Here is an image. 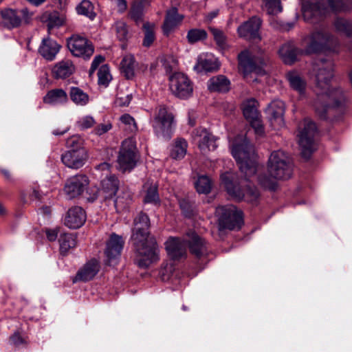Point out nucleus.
I'll return each mask as SVG.
<instances>
[{"mask_svg":"<svg viewBox=\"0 0 352 352\" xmlns=\"http://www.w3.org/2000/svg\"><path fill=\"white\" fill-rule=\"evenodd\" d=\"M256 101L254 99H250L243 104V116L248 121L259 116V113L256 107Z\"/></svg>","mask_w":352,"mask_h":352,"instance_id":"obj_42","label":"nucleus"},{"mask_svg":"<svg viewBox=\"0 0 352 352\" xmlns=\"http://www.w3.org/2000/svg\"><path fill=\"white\" fill-rule=\"evenodd\" d=\"M116 36L120 41H124L128 36L126 25L123 21H118L115 23Z\"/></svg>","mask_w":352,"mask_h":352,"instance_id":"obj_57","label":"nucleus"},{"mask_svg":"<svg viewBox=\"0 0 352 352\" xmlns=\"http://www.w3.org/2000/svg\"><path fill=\"white\" fill-rule=\"evenodd\" d=\"M232 154L245 177L254 176L257 170V155L253 145L245 138L241 144H233Z\"/></svg>","mask_w":352,"mask_h":352,"instance_id":"obj_4","label":"nucleus"},{"mask_svg":"<svg viewBox=\"0 0 352 352\" xmlns=\"http://www.w3.org/2000/svg\"><path fill=\"white\" fill-rule=\"evenodd\" d=\"M3 22L8 28H17L22 24L29 23L33 13L27 8L21 10L6 9L1 12Z\"/></svg>","mask_w":352,"mask_h":352,"instance_id":"obj_15","label":"nucleus"},{"mask_svg":"<svg viewBox=\"0 0 352 352\" xmlns=\"http://www.w3.org/2000/svg\"><path fill=\"white\" fill-rule=\"evenodd\" d=\"M261 25V20L260 18L253 16L239 26L237 32L241 38L245 40H261L258 32Z\"/></svg>","mask_w":352,"mask_h":352,"instance_id":"obj_20","label":"nucleus"},{"mask_svg":"<svg viewBox=\"0 0 352 352\" xmlns=\"http://www.w3.org/2000/svg\"><path fill=\"white\" fill-rule=\"evenodd\" d=\"M329 9L334 12H344L352 8V0H326Z\"/></svg>","mask_w":352,"mask_h":352,"instance_id":"obj_41","label":"nucleus"},{"mask_svg":"<svg viewBox=\"0 0 352 352\" xmlns=\"http://www.w3.org/2000/svg\"><path fill=\"white\" fill-rule=\"evenodd\" d=\"M298 144L303 157L309 158L315 149V136L317 133L316 124L308 118L305 119L298 127Z\"/></svg>","mask_w":352,"mask_h":352,"instance_id":"obj_9","label":"nucleus"},{"mask_svg":"<svg viewBox=\"0 0 352 352\" xmlns=\"http://www.w3.org/2000/svg\"><path fill=\"white\" fill-rule=\"evenodd\" d=\"M334 26L337 32L347 36H352V21L338 18L334 22Z\"/></svg>","mask_w":352,"mask_h":352,"instance_id":"obj_46","label":"nucleus"},{"mask_svg":"<svg viewBox=\"0 0 352 352\" xmlns=\"http://www.w3.org/2000/svg\"><path fill=\"white\" fill-rule=\"evenodd\" d=\"M266 112L270 124L274 129L279 130L284 126L285 104L282 100H273L269 104Z\"/></svg>","mask_w":352,"mask_h":352,"instance_id":"obj_19","label":"nucleus"},{"mask_svg":"<svg viewBox=\"0 0 352 352\" xmlns=\"http://www.w3.org/2000/svg\"><path fill=\"white\" fill-rule=\"evenodd\" d=\"M195 185L199 193L208 194L210 192L212 182L208 176L201 175L198 177Z\"/></svg>","mask_w":352,"mask_h":352,"instance_id":"obj_48","label":"nucleus"},{"mask_svg":"<svg viewBox=\"0 0 352 352\" xmlns=\"http://www.w3.org/2000/svg\"><path fill=\"white\" fill-rule=\"evenodd\" d=\"M120 186V181L115 175H107L101 181L100 192L105 199L113 198Z\"/></svg>","mask_w":352,"mask_h":352,"instance_id":"obj_28","label":"nucleus"},{"mask_svg":"<svg viewBox=\"0 0 352 352\" xmlns=\"http://www.w3.org/2000/svg\"><path fill=\"white\" fill-rule=\"evenodd\" d=\"M144 30V38L142 45L144 47H150L155 39V25L148 22L144 23L143 25Z\"/></svg>","mask_w":352,"mask_h":352,"instance_id":"obj_47","label":"nucleus"},{"mask_svg":"<svg viewBox=\"0 0 352 352\" xmlns=\"http://www.w3.org/2000/svg\"><path fill=\"white\" fill-rule=\"evenodd\" d=\"M89 180L87 175L78 174L69 178L65 185L64 190L69 199L80 195L87 188Z\"/></svg>","mask_w":352,"mask_h":352,"instance_id":"obj_18","label":"nucleus"},{"mask_svg":"<svg viewBox=\"0 0 352 352\" xmlns=\"http://www.w3.org/2000/svg\"><path fill=\"white\" fill-rule=\"evenodd\" d=\"M169 87L173 94L183 99L190 97L193 91L190 80L182 72H174L169 76Z\"/></svg>","mask_w":352,"mask_h":352,"instance_id":"obj_14","label":"nucleus"},{"mask_svg":"<svg viewBox=\"0 0 352 352\" xmlns=\"http://www.w3.org/2000/svg\"><path fill=\"white\" fill-rule=\"evenodd\" d=\"M84 140L78 135H73L69 138L66 141L67 151H76L80 149H86L84 147Z\"/></svg>","mask_w":352,"mask_h":352,"instance_id":"obj_53","label":"nucleus"},{"mask_svg":"<svg viewBox=\"0 0 352 352\" xmlns=\"http://www.w3.org/2000/svg\"><path fill=\"white\" fill-rule=\"evenodd\" d=\"M193 139L204 153L209 151H214L217 147L214 136L204 129L196 130Z\"/></svg>","mask_w":352,"mask_h":352,"instance_id":"obj_23","label":"nucleus"},{"mask_svg":"<svg viewBox=\"0 0 352 352\" xmlns=\"http://www.w3.org/2000/svg\"><path fill=\"white\" fill-rule=\"evenodd\" d=\"M210 30L217 45L221 48L225 47L226 45V36L225 34L221 30L214 28H210Z\"/></svg>","mask_w":352,"mask_h":352,"instance_id":"obj_56","label":"nucleus"},{"mask_svg":"<svg viewBox=\"0 0 352 352\" xmlns=\"http://www.w3.org/2000/svg\"><path fill=\"white\" fill-rule=\"evenodd\" d=\"M252 127L254 129L255 133L258 135H263L264 133V129L260 117L249 120Z\"/></svg>","mask_w":352,"mask_h":352,"instance_id":"obj_60","label":"nucleus"},{"mask_svg":"<svg viewBox=\"0 0 352 352\" xmlns=\"http://www.w3.org/2000/svg\"><path fill=\"white\" fill-rule=\"evenodd\" d=\"M219 64L217 60L206 55H200L194 68L197 72H212L218 69Z\"/></svg>","mask_w":352,"mask_h":352,"instance_id":"obj_35","label":"nucleus"},{"mask_svg":"<svg viewBox=\"0 0 352 352\" xmlns=\"http://www.w3.org/2000/svg\"><path fill=\"white\" fill-rule=\"evenodd\" d=\"M70 100L77 106L84 107L89 102V96L78 87H71L69 91Z\"/></svg>","mask_w":352,"mask_h":352,"instance_id":"obj_36","label":"nucleus"},{"mask_svg":"<svg viewBox=\"0 0 352 352\" xmlns=\"http://www.w3.org/2000/svg\"><path fill=\"white\" fill-rule=\"evenodd\" d=\"M131 95H127L124 98H118L117 101L120 106H127L131 100Z\"/></svg>","mask_w":352,"mask_h":352,"instance_id":"obj_64","label":"nucleus"},{"mask_svg":"<svg viewBox=\"0 0 352 352\" xmlns=\"http://www.w3.org/2000/svg\"><path fill=\"white\" fill-rule=\"evenodd\" d=\"M144 201L155 205L160 204V199L157 192V187L155 184H151L148 187Z\"/></svg>","mask_w":352,"mask_h":352,"instance_id":"obj_52","label":"nucleus"},{"mask_svg":"<svg viewBox=\"0 0 352 352\" xmlns=\"http://www.w3.org/2000/svg\"><path fill=\"white\" fill-rule=\"evenodd\" d=\"M112 129V124L110 122H107L104 123H102L98 124L94 129V133L96 135L100 136Z\"/></svg>","mask_w":352,"mask_h":352,"instance_id":"obj_59","label":"nucleus"},{"mask_svg":"<svg viewBox=\"0 0 352 352\" xmlns=\"http://www.w3.org/2000/svg\"><path fill=\"white\" fill-rule=\"evenodd\" d=\"M239 69L243 73V77L248 81H256V78H252V74L263 76L265 71L264 59L260 56H253L248 50L241 52L238 55Z\"/></svg>","mask_w":352,"mask_h":352,"instance_id":"obj_7","label":"nucleus"},{"mask_svg":"<svg viewBox=\"0 0 352 352\" xmlns=\"http://www.w3.org/2000/svg\"><path fill=\"white\" fill-rule=\"evenodd\" d=\"M162 63L166 73H172L177 69L178 62L173 56H166L162 59Z\"/></svg>","mask_w":352,"mask_h":352,"instance_id":"obj_55","label":"nucleus"},{"mask_svg":"<svg viewBox=\"0 0 352 352\" xmlns=\"http://www.w3.org/2000/svg\"><path fill=\"white\" fill-rule=\"evenodd\" d=\"M30 197L32 199L40 200L42 197V194L37 187H34L32 189Z\"/></svg>","mask_w":352,"mask_h":352,"instance_id":"obj_63","label":"nucleus"},{"mask_svg":"<svg viewBox=\"0 0 352 352\" xmlns=\"http://www.w3.org/2000/svg\"><path fill=\"white\" fill-rule=\"evenodd\" d=\"M286 78L293 90L297 91L300 95L305 94L307 83L298 72L295 71L287 72L286 74Z\"/></svg>","mask_w":352,"mask_h":352,"instance_id":"obj_34","label":"nucleus"},{"mask_svg":"<svg viewBox=\"0 0 352 352\" xmlns=\"http://www.w3.org/2000/svg\"><path fill=\"white\" fill-rule=\"evenodd\" d=\"M262 8L270 15H276L283 11L280 0H263Z\"/></svg>","mask_w":352,"mask_h":352,"instance_id":"obj_43","label":"nucleus"},{"mask_svg":"<svg viewBox=\"0 0 352 352\" xmlns=\"http://www.w3.org/2000/svg\"><path fill=\"white\" fill-rule=\"evenodd\" d=\"M120 120L125 131L129 133H135L138 131V126L135 119L129 114L125 113L122 115L120 116Z\"/></svg>","mask_w":352,"mask_h":352,"instance_id":"obj_51","label":"nucleus"},{"mask_svg":"<svg viewBox=\"0 0 352 352\" xmlns=\"http://www.w3.org/2000/svg\"><path fill=\"white\" fill-rule=\"evenodd\" d=\"M66 17L63 14H59L58 13L51 14L47 20V30L50 32L51 30L55 28H59L63 25L65 23Z\"/></svg>","mask_w":352,"mask_h":352,"instance_id":"obj_50","label":"nucleus"},{"mask_svg":"<svg viewBox=\"0 0 352 352\" xmlns=\"http://www.w3.org/2000/svg\"><path fill=\"white\" fill-rule=\"evenodd\" d=\"M88 159L86 149L67 151L61 156L62 162L68 168L78 169L81 168Z\"/></svg>","mask_w":352,"mask_h":352,"instance_id":"obj_22","label":"nucleus"},{"mask_svg":"<svg viewBox=\"0 0 352 352\" xmlns=\"http://www.w3.org/2000/svg\"><path fill=\"white\" fill-rule=\"evenodd\" d=\"M43 100L48 104H63L68 102V95L63 89H53L47 92Z\"/></svg>","mask_w":352,"mask_h":352,"instance_id":"obj_32","label":"nucleus"},{"mask_svg":"<svg viewBox=\"0 0 352 352\" xmlns=\"http://www.w3.org/2000/svg\"><path fill=\"white\" fill-rule=\"evenodd\" d=\"M75 69L73 62L68 58H65L54 65L52 74L56 79H65L73 74Z\"/></svg>","mask_w":352,"mask_h":352,"instance_id":"obj_30","label":"nucleus"},{"mask_svg":"<svg viewBox=\"0 0 352 352\" xmlns=\"http://www.w3.org/2000/svg\"><path fill=\"white\" fill-rule=\"evenodd\" d=\"M155 133L164 140H170L173 135L174 116L163 105L157 107L151 120Z\"/></svg>","mask_w":352,"mask_h":352,"instance_id":"obj_8","label":"nucleus"},{"mask_svg":"<svg viewBox=\"0 0 352 352\" xmlns=\"http://www.w3.org/2000/svg\"><path fill=\"white\" fill-rule=\"evenodd\" d=\"M188 236L189 237L188 245L191 254L197 259L202 261L206 260L211 253L209 244L204 239L200 237L193 232L188 233Z\"/></svg>","mask_w":352,"mask_h":352,"instance_id":"obj_16","label":"nucleus"},{"mask_svg":"<svg viewBox=\"0 0 352 352\" xmlns=\"http://www.w3.org/2000/svg\"><path fill=\"white\" fill-rule=\"evenodd\" d=\"M148 3V0H140L134 2L132 5L130 15L131 19L134 20L136 23H139L142 21L144 6Z\"/></svg>","mask_w":352,"mask_h":352,"instance_id":"obj_40","label":"nucleus"},{"mask_svg":"<svg viewBox=\"0 0 352 352\" xmlns=\"http://www.w3.org/2000/svg\"><path fill=\"white\" fill-rule=\"evenodd\" d=\"M58 229L47 230L46 235L47 239L50 241H54L58 236Z\"/></svg>","mask_w":352,"mask_h":352,"instance_id":"obj_62","label":"nucleus"},{"mask_svg":"<svg viewBox=\"0 0 352 352\" xmlns=\"http://www.w3.org/2000/svg\"><path fill=\"white\" fill-rule=\"evenodd\" d=\"M168 255L173 260L177 261L186 258V243L176 237H170L165 243Z\"/></svg>","mask_w":352,"mask_h":352,"instance_id":"obj_24","label":"nucleus"},{"mask_svg":"<svg viewBox=\"0 0 352 352\" xmlns=\"http://www.w3.org/2000/svg\"><path fill=\"white\" fill-rule=\"evenodd\" d=\"M222 183L224 184L228 193L238 200H245L248 202L255 201L259 196L258 191L254 186H250L245 184V189H241V186L235 185L232 182V175L229 173L221 175Z\"/></svg>","mask_w":352,"mask_h":352,"instance_id":"obj_11","label":"nucleus"},{"mask_svg":"<svg viewBox=\"0 0 352 352\" xmlns=\"http://www.w3.org/2000/svg\"><path fill=\"white\" fill-rule=\"evenodd\" d=\"M98 84L107 87L111 80L109 68L107 65L100 67L98 72Z\"/></svg>","mask_w":352,"mask_h":352,"instance_id":"obj_54","label":"nucleus"},{"mask_svg":"<svg viewBox=\"0 0 352 352\" xmlns=\"http://www.w3.org/2000/svg\"><path fill=\"white\" fill-rule=\"evenodd\" d=\"M78 14L84 15L90 19H94L96 13L94 10V5L89 0H82L76 7Z\"/></svg>","mask_w":352,"mask_h":352,"instance_id":"obj_44","label":"nucleus"},{"mask_svg":"<svg viewBox=\"0 0 352 352\" xmlns=\"http://www.w3.org/2000/svg\"><path fill=\"white\" fill-rule=\"evenodd\" d=\"M104 60V57L102 55H98L96 56H95V58H94L92 63H91V68H90V73H93L94 72L96 69L98 68V67L99 66L100 64H101L102 63H103Z\"/></svg>","mask_w":352,"mask_h":352,"instance_id":"obj_61","label":"nucleus"},{"mask_svg":"<svg viewBox=\"0 0 352 352\" xmlns=\"http://www.w3.org/2000/svg\"><path fill=\"white\" fill-rule=\"evenodd\" d=\"M120 69L127 79H132L135 76V58L132 55H126L122 58Z\"/></svg>","mask_w":352,"mask_h":352,"instance_id":"obj_38","label":"nucleus"},{"mask_svg":"<svg viewBox=\"0 0 352 352\" xmlns=\"http://www.w3.org/2000/svg\"><path fill=\"white\" fill-rule=\"evenodd\" d=\"M124 241L121 236L115 233L110 235L107 241L104 254L106 256V263L113 265L117 263L118 259L121 254Z\"/></svg>","mask_w":352,"mask_h":352,"instance_id":"obj_17","label":"nucleus"},{"mask_svg":"<svg viewBox=\"0 0 352 352\" xmlns=\"http://www.w3.org/2000/svg\"><path fill=\"white\" fill-rule=\"evenodd\" d=\"M131 240L136 252V263L146 268L159 260V249L155 238L148 232L150 220L148 215L140 212L135 218Z\"/></svg>","mask_w":352,"mask_h":352,"instance_id":"obj_2","label":"nucleus"},{"mask_svg":"<svg viewBox=\"0 0 352 352\" xmlns=\"http://www.w3.org/2000/svg\"><path fill=\"white\" fill-rule=\"evenodd\" d=\"M208 37L206 31L204 29H190L186 35V38L190 44L205 41Z\"/></svg>","mask_w":352,"mask_h":352,"instance_id":"obj_45","label":"nucleus"},{"mask_svg":"<svg viewBox=\"0 0 352 352\" xmlns=\"http://www.w3.org/2000/svg\"><path fill=\"white\" fill-rule=\"evenodd\" d=\"M302 45L305 54L317 53L318 52L329 50L337 52L338 47V40L329 34L322 31L314 32L302 39Z\"/></svg>","mask_w":352,"mask_h":352,"instance_id":"obj_6","label":"nucleus"},{"mask_svg":"<svg viewBox=\"0 0 352 352\" xmlns=\"http://www.w3.org/2000/svg\"><path fill=\"white\" fill-rule=\"evenodd\" d=\"M302 45L305 54L317 53L318 52L329 50L337 52L338 47V40L329 34L322 31L314 32L302 39Z\"/></svg>","mask_w":352,"mask_h":352,"instance_id":"obj_5","label":"nucleus"},{"mask_svg":"<svg viewBox=\"0 0 352 352\" xmlns=\"http://www.w3.org/2000/svg\"><path fill=\"white\" fill-rule=\"evenodd\" d=\"M187 148L188 143L185 139L177 138L172 145L170 155L173 159L182 160L186 154Z\"/></svg>","mask_w":352,"mask_h":352,"instance_id":"obj_37","label":"nucleus"},{"mask_svg":"<svg viewBox=\"0 0 352 352\" xmlns=\"http://www.w3.org/2000/svg\"><path fill=\"white\" fill-rule=\"evenodd\" d=\"M138 160L136 142L133 138L126 139L122 142L118 155V168L122 173L131 171L136 166Z\"/></svg>","mask_w":352,"mask_h":352,"instance_id":"obj_10","label":"nucleus"},{"mask_svg":"<svg viewBox=\"0 0 352 352\" xmlns=\"http://www.w3.org/2000/svg\"><path fill=\"white\" fill-rule=\"evenodd\" d=\"M95 123L96 121L92 116H85L79 119L77 125L80 129L85 130L92 127Z\"/></svg>","mask_w":352,"mask_h":352,"instance_id":"obj_58","label":"nucleus"},{"mask_svg":"<svg viewBox=\"0 0 352 352\" xmlns=\"http://www.w3.org/2000/svg\"><path fill=\"white\" fill-rule=\"evenodd\" d=\"M67 45L73 56L83 59H89L94 52L92 43L79 34H73L68 38Z\"/></svg>","mask_w":352,"mask_h":352,"instance_id":"obj_13","label":"nucleus"},{"mask_svg":"<svg viewBox=\"0 0 352 352\" xmlns=\"http://www.w3.org/2000/svg\"><path fill=\"white\" fill-rule=\"evenodd\" d=\"M230 82L225 76H213L208 81V88L210 91L226 92L230 89Z\"/></svg>","mask_w":352,"mask_h":352,"instance_id":"obj_33","label":"nucleus"},{"mask_svg":"<svg viewBox=\"0 0 352 352\" xmlns=\"http://www.w3.org/2000/svg\"><path fill=\"white\" fill-rule=\"evenodd\" d=\"M99 270V263L96 260H91L78 270L74 281H88L97 274Z\"/></svg>","mask_w":352,"mask_h":352,"instance_id":"obj_31","label":"nucleus"},{"mask_svg":"<svg viewBox=\"0 0 352 352\" xmlns=\"http://www.w3.org/2000/svg\"><path fill=\"white\" fill-rule=\"evenodd\" d=\"M60 47L56 41L47 37L42 40L38 52L45 60L52 61L55 59Z\"/></svg>","mask_w":352,"mask_h":352,"instance_id":"obj_26","label":"nucleus"},{"mask_svg":"<svg viewBox=\"0 0 352 352\" xmlns=\"http://www.w3.org/2000/svg\"><path fill=\"white\" fill-rule=\"evenodd\" d=\"M132 200L131 193L129 190H123L116 198L114 205L118 212L127 209Z\"/></svg>","mask_w":352,"mask_h":352,"instance_id":"obj_39","label":"nucleus"},{"mask_svg":"<svg viewBox=\"0 0 352 352\" xmlns=\"http://www.w3.org/2000/svg\"><path fill=\"white\" fill-rule=\"evenodd\" d=\"M183 15L178 13L176 8H172L166 14L162 26L164 34L168 36L182 21Z\"/></svg>","mask_w":352,"mask_h":352,"instance_id":"obj_29","label":"nucleus"},{"mask_svg":"<svg viewBox=\"0 0 352 352\" xmlns=\"http://www.w3.org/2000/svg\"><path fill=\"white\" fill-rule=\"evenodd\" d=\"M219 229H239L243 223V213L233 205L219 206L216 209Z\"/></svg>","mask_w":352,"mask_h":352,"instance_id":"obj_12","label":"nucleus"},{"mask_svg":"<svg viewBox=\"0 0 352 352\" xmlns=\"http://www.w3.org/2000/svg\"><path fill=\"white\" fill-rule=\"evenodd\" d=\"M267 172L270 176H259L258 182L264 188L274 190L276 179H287L292 175V163L290 158L282 151L272 152L268 160Z\"/></svg>","mask_w":352,"mask_h":352,"instance_id":"obj_3","label":"nucleus"},{"mask_svg":"<svg viewBox=\"0 0 352 352\" xmlns=\"http://www.w3.org/2000/svg\"><path fill=\"white\" fill-rule=\"evenodd\" d=\"M324 0H322V2ZM317 0H305L302 5V16L306 21L315 22L314 19L324 15L327 8Z\"/></svg>","mask_w":352,"mask_h":352,"instance_id":"obj_21","label":"nucleus"},{"mask_svg":"<svg viewBox=\"0 0 352 352\" xmlns=\"http://www.w3.org/2000/svg\"><path fill=\"white\" fill-rule=\"evenodd\" d=\"M85 221V212L81 207L76 206L68 210L65 219V225L71 229H77L81 227Z\"/></svg>","mask_w":352,"mask_h":352,"instance_id":"obj_25","label":"nucleus"},{"mask_svg":"<svg viewBox=\"0 0 352 352\" xmlns=\"http://www.w3.org/2000/svg\"><path fill=\"white\" fill-rule=\"evenodd\" d=\"M316 84L318 89L314 106L321 119L327 118V113L333 108L342 107L345 96L340 89H331L330 80L333 76V63L331 60L320 58L316 63Z\"/></svg>","mask_w":352,"mask_h":352,"instance_id":"obj_1","label":"nucleus"},{"mask_svg":"<svg viewBox=\"0 0 352 352\" xmlns=\"http://www.w3.org/2000/svg\"><path fill=\"white\" fill-rule=\"evenodd\" d=\"M278 53L283 61L289 65L294 63L299 56L304 54L303 50L296 47L293 42L283 44Z\"/></svg>","mask_w":352,"mask_h":352,"instance_id":"obj_27","label":"nucleus"},{"mask_svg":"<svg viewBox=\"0 0 352 352\" xmlns=\"http://www.w3.org/2000/svg\"><path fill=\"white\" fill-rule=\"evenodd\" d=\"M61 252H66L76 246L75 237L72 234H64L59 239Z\"/></svg>","mask_w":352,"mask_h":352,"instance_id":"obj_49","label":"nucleus"}]
</instances>
